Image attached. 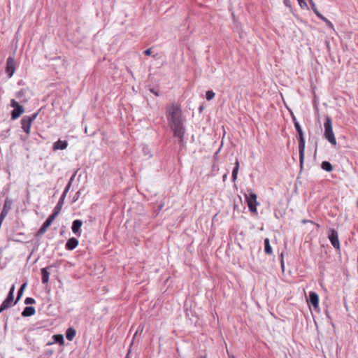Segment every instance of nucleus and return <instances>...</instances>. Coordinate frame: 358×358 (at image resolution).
I'll return each mask as SVG.
<instances>
[{
  "mask_svg": "<svg viewBox=\"0 0 358 358\" xmlns=\"http://www.w3.org/2000/svg\"><path fill=\"white\" fill-rule=\"evenodd\" d=\"M281 263H282V267L283 268H284V264H283V261L282 260L281 261Z\"/></svg>",
  "mask_w": 358,
  "mask_h": 358,
  "instance_id": "nucleus-34",
  "label": "nucleus"
},
{
  "mask_svg": "<svg viewBox=\"0 0 358 358\" xmlns=\"http://www.w3.org/2000/svg\"><path fill=\"white\" fill-rule=\"evenodd\" d=\"M70 186H71V182H69V184L67 185V186L66 187L63 194L62 196H63V197H65L66 196V193L68 192L69 188H70Z\"/></svg>",
  "mask_w": 358,
  "mask_h": 358,
  "instance_id": "nucleus-29",
  "label": "nucleus"
},
{
  "mask_svg": "<svg viewBox=\"0 0 358 358\" xmlns=\"http://www.w3.org/2000/svg\"><path fill=\"white\" fill-rule=\"evenodd\" d=\"M68 146V142L66 141H62L58 140L57 141L55 142L52 145L53 150H64Z\"/></svg>",
  "mask_w": 358,
  "mask_h": 358,
  "instance_id": "nucleus-13",
  "label": "nucleus"
},
{
  "mask_svg": "<svg viewBox=\"0 0 358 358\" xmlns=\"http://www.w3.org/2000/svg\"><path fill=\"white\" fill-rule=\"evenodd\" d=\"M64 198L65 197H63V196H61L60 199L59 200L57 206H55V208L54 209V211H53L52 214H55V217H56L59 215V213H60V211L62 210V205L64 203Z\"/></svg>",
  "mask_w": 358,
  "mask_h": 358,
  "instance_id": "nucleus-17",
  "label": "nucleus"
},
{
  "mask_svg": "<svg viewBox=\"0 0 358 358\" xmlns=\"http://www.w3.org/2000/svg\"><path fill=\"white\" fill-rule=\"evenodd\" d=\"M268 238H265L264 240V251L266 254H268Z\"/></svg>",
  "mask_w": 358,
  "mask_h": 358,
  "instance_id": "nucleus-27",
  "label": "nucleus"
},
{
  "mask_svg": "<svg viewBox=\"0 0 358 358\" xmlns=\"http://www.w3.org/2000/svg\"><path fill=\"white\" fill-rule=\"evenodd\" d=\"M24 303L26 304H33L35 303V300L33 298L27 297V298H26Z\"/></svg>",
  "mask_w": 358,
  "mask_h": 358,
  "instance_id": "nucleus-28",
  "label": "nucleus"
},
{
  "mask_svg": "<svg viewBox=\"0 0 358 358\" xmlns=\"http://www.w3.org/2000/svg\"><path fill=\"white\" fill-rule=\"evenodd\" d=\"M321 167L322 169L331 172L333 171V166L329 162L324 161L322 162Z\"/></svg>",
  "mask_w": 358,
  "mask_h": 358,
  "instance_id": "nucleus-21",
  "label": "nucleus"
},
{
  "mask_svg": "<svg viewBox=\"0 0 358 358\" xmlns=\"http://www.w3.org/2000/svg\"><path fill=\"white\" fill-rule=\"evenodd\" d=\"M229 358H235L234 356H229Z\"/></svg>",
  "mask_w": 358,
  "mask_h": 358,
  "instance_id": "nucleus-35",
  "label": "nucleus"
},
{
  "mask_svg": "<svg viewBox=\"0 0 358 358\" xmlns=\"http://www.w3.org/2000/svg\"><path fill=\"white\" fill-rule=\"evenodd\" d=\"M245 196L250 210L252 213L256 212L257 205V195L254 192H250Z\"/></svg>",
  "mask_w": 358,
  "mask_h": 358,
  "instance_id": "nucleus-5",
  "label": "nucleus"
},
{
  "mask_svg": "<svg viewBox=\"0 0 358 358\" xmlns=\"http://www.w3.org/2000/svg\"><path fill=\"white\" fill-rule=\"evenodd\" d=\"M238 170H239V162H238V159H236V162H235V166L232 171L231 178H232L233 182H235L237 179V175H238Z\"/></svg>",
  "mask_w": 358,
  "mask_h": 358,
  "instance_id": "nucleus-18",
  "label": "nucleus"
},
{
  "mask_svg": "<svg viewBox=\"0 0 358 358\" xmlns=\"http://www.w3.org/2000/svg\"><path fill=\"white\" fill-rule=\"evenodd\" d=\"M76 331L73 328H72V327L69 328L66 332V339L70 341H72L74 338V337L76 336Z\"/></svg>",
  "mask_w": 358,
  "mask_h": 358,
  "instance_id": "nucleus-19",
  "label": "nucleus"
},
{
  "mask_svg": "<svg viewBox=\"0 0 358 358\" xmlns=\"http://www.w3.org/2000/svg\"><path fill=\"white\" fill-rule=\"evenodd\" d=\"M308 302L311 303L315 309L318 308L319 307V296L318 294L314 292H310L309 293V299Z\"/></svg>",
  "mask_w": 358,
  "mask_h": 358,
  "instance_id": "nucleus-11",
  "label": "nucleus"
},
{
  "mask_svg": "<svg viewBox=\"0 0 358 358\" xmlns=\"http://www.w3.org/2000/svg\"><path fill=\"white\" fill-rule=\"evenodd\" d=\"M41 274H42V282L43 284H47L49 281L50 273L47 271L46 268H43L41 269Z\"/></svg>",
  "mask_w": 358,
  "mask_h": 358,
  "instance_id": "nucleus-20",
  "label": "nucleus"
},
{
  "mask_svg": "<svg viewBox=\"0 0 358 358\" xmlns=\"http://www.w3.org/2000/svg\"><path fill=\"white\" fill-rule=\"evenodd\" d=\"M318 17L320 20H322L324 22H325V24L329 29H334V24H332V22L329 21L327 17H325L323 15H320Z\"/></svg>",
  "mask_w": 358,
  "mask_h": 358,
  "instance_id": "nucleus-22",
  "label": "nucleus"
},
{
  "mask_svg": "<svg viewBox=\"0 0 358 358\" xmlns=\"http://www.w3.org/2000/svg\"><path fill=\"white\" fill-rule=\"evenodd\" d=\"M27 286V283H24L21 287L20 288V289L18 290V293H17V300L14 303V304L15 303H17V301L20 299V296H22V293H23V291L24 289V288L26 287Z\"/></svg>",
  "mask_w": 358,
  "mask_h": 358,
  "instance_id": "nucleus-25",
  "label": "nucleus"
},
{
  "mask_svg": "<svg viewBox=\"0 0 358 358\" xmlns=\"http://www.w3.org/2000/svg\"><path fill=\"white\" fill-rule=\"evenodd\" d=\"M269 250H270V253L271 252V248L270 247L269 248Z\"/></svg>",
  "mask_w": 358,
  "mask_h": 358,
  "instance_id": "nucleus-36",
  "label": "nucleus"
},
{
  "mask_svg": "<svg viewBox=\"0 0 358 358\" xmlns=\"http://www.w3.org/2000/svg\"><path fill=\"white\" fill-rule=\"evenodd\" d=\"M201 358H206V357H201Z\"/></svg>",
  "mask_w": 358,
  "mask_h": 358,
  "instance_id": "nucleus-37",
  "label": "nucleus"
},
{
  "mask_svg": "<svg viewBox=\"0 0 358 358\" xmlns=\"http://www.w3.org/2000/svg\"><path fill=\"white\" fill-rule=\"evenodd\" d=\"M295 128L299 134V162L300 166L302 169L305 159V139L302 129L298 122H294Z\"/></svg>",
  "mask_w": 358,
  "mask_h": 358,
  "instance_id": "nucleus-2",
  "label": "nucleus"
},
{
  "mask_svg": "<svg viewBox=\"0 0 358 358\" xmlns=\"http://www.w3.org/2000/svg\"><path fill=\"white\" fill-rule=\"evenodd\" d=\"M215 93L212 90L206 92V97L208 101L213 99L215 97Z\"/></svg>",
  "mask_w": 358,
  "mask_h": 358,
  "instance_id": "nucleus-26",
  "label": "nucleus"
},
{
  "mask_svg": "<svg viewBox=\"0 0 358 358\" xmlns=\"http://www.w3.org/2000/svg\"><path fill=\"white\" fill-rule=\"evenodd\" d=\"M83 224V222L80 220H76L72 223V231L78 236L81 235L80 227Z\"/></svg>",
  "mask_w": 358,
  "mask_h": 358,
  "instance_id": "nucleus-12",
  "label": "nucleus"
},
{
  "mask_svg": "<svg viewBox=\"0 0 358 358\" xmlns=\"http://www.w3.org/2000/svg\"><path fill=\"white\" fill-rule=\"evenodd\" d=\"M15 291V286L13 285L10 289V292L8 294L6 299L3 301L1 305L0 306V313L8 308L13 304V294Z\"/></svg>",
  "mask_w": 358,
  "mask_h": 358,
  "instance_id": "nucleus-6",
  "label": "nucleus"
},
{
  "mask_svg": "<svg viewBox=\"0 0 358 358\" xmlns=\"http://www.w3.org/2000/svg\"><path fill=\"white\" fill-rule=\"evenodd\" d=\"M11 204L12 201L10 199H6L4 201L3 207L0 215L6 217L11 208Z\"/></svg>",
  "mask_w": 358,
  "mask_h": 358,
  "instance_id": "nucleus-14",
  "label": "nucleus"
},
{
  "mask_svg": "<svg viewBox=\"0 0 358 358\" xmlns=\"http://www.w3.org/2000/svg\"><path fill=\"white\" fill-rule=\"evenodd\" d=\"M38 114V113H35L30 116H24L21 120L22 129L27 135H29L32 122L36 120Z\"/></svg>",
  "mask_w": 358,
  "mask_h": 358,
  "instance_id": "nucleus-4",
  "label": "nucleus"
},
{
  "mask_svg": "<svg viewBox=\"0 0 358 358\" xmlns=\"http://www.w3.org/2000/svg\"><path fill=\"white\" fill-rule=\"evenodd\" d=\"M53 339L55 343H58L60 345L64 344V337L62 334H56L53 336Z\"/></svg>",
  "mask_w": 358,
  "mask_h": 358,
  "instance_id": "nucleus-23",
  "label": "nucleus"
},
{
  "mask_svg": "<svg viewBox=\"0 0 358 358\" xmlns=\"http://www.w3.org/2000/svg\"><path fill=\"white\" fill-rule=\"evenodd\" d=\"M166 115L169 124L173 131L174 136L179 138L182 143L185 133L183 126L182 110L180 106L177 103H171L166 107Z\"/></svg>",
  "mask_w": 358,
  "mask_h": 358,
  "instance_id": "nucleus-1",
  "label": "nucleus"
},
{
  "mask_svg": "<svg viewBox=\"0 0 358 358\" xmlns=\"http://www.w3.org/2000/svg\"><path fill=\"white\" fill-rule=\"evenodd\" d=\"M56 218L55 214L50 215L48 219L44 222L42 227L37 232V236L43 235L48 229V228L52 224V222Z\"/></svg>",
  "mask_w": 358,
  "mask_h": 358,
  "instance_id": "nucleus-9",
  "label": "nucleus"
},
{
  "mask_svg": "<svg viewBox=\"0 0 358 358\" xmlns=\"http://www.w3.org/2000/svg\"><path fill=\"white\" fill-rule=\"evenodd\" d=\"M227 177V174H224V175L223 176V180H224V181L226 180Z\"/></svg>",
  "mask_w": 358,
  "mask_h": 358,
  "instance_id": "nucleus-32",
  "label": "nucleus"
},
{
  "mask_svg": "<svg viewBox=\"0 0 358 358\" xmlns=\"http://www.w3.org/2000/svg\"><path fill=\"white\" fill-rule=\"evenodd\" d=\"M310 4L311 6V8L313 9V12L315 13V15L319 17L320 15H322L319 10L317 8V6L315 3L313 1V0H310Z\"/></svg>",
  "mask_w": 358,
  "mask_h": 358,
  "instance_id": "nucleus-24",
  "label": "nucleus"
},
{
  "mask_svg": "<svg viewBox=\"0 0 358 358\" xmlns=\"http://www.w3.org/2000/svg\"><path fill=\"white\" fill-rule=\"evenodd\" d=\"M36 313L35 308L32 306H27L22 313L23 317H29L34 315Z\"/></svg>",
  "mask_w": 358,
  "mask_h": 358,
  "instance_id": "nucleus-16",
  "label": "nucleus"
},
{
  "mask_svg": "<svg viewBox=\"0 0 358 358\" xmlns=\"http://www.w3.org/2000/svg\"><path fill=\"white\" fill-rule=\"evenodd\" d=\"M297 1L301 8H304V7L307 6V4L304 0H297Z\"/></svg>",
  "mask_w": 358,
  "mask_h": 358,
  "instance_id": "nucleus-30",
  "label": "nucleus"
},
{
  "mask_svg": "<svg viewBox=\"0 0 358 358\" xmlns=\"http://www.w3.org/2000/svg\"><path fill=\"white\" fill-rule=\"evenodd\" d=\"M152 53L151 48H148L144 51L145 55H150Z\"/></svg>",
  "mask_w": 358,
  "mask_h": 358,
  "instance_id": "nucleus-31",
  "label": "nucleus"
},
{
  "mask_svg": "<svg viewBox=\"0 0 358 358\" xmlns=\"http://www.w3.org/2000/svg\"><path fill=\"white\" fill-rule=\"evenodd\" d=\"M324 127V137L333 145L336 144V139L332 128L331 119L329 116L326 117Z\"/></svg>",
  "mask_w": 358,
  "mask_h": 358,
  "instance_id": "nucleus-3",
  "label": "nucleus"
},
{
  "mask_svg": "<svg viewBox=\"0 0 358 358\" xmlns=\"http://www.w3.org/2000/svg\"><path fill=\"white\" fill-rule=\"evenodd\" d=\"M22 94V91H20V92H18V94H17V96H20V94Z\"/></svg>",
  "mask_w": 358,
  "mask_h": 358,
  "instance_id": "nucleus-33",
  "label": "nucleus"
},
{
  "mask_svg": "<svg viewBox=\"0 0 358 358\" xmlns=\"http://www.w3.org/2000/svg\"><path fill=\"white\" fill-rule=\"evenodd\" d=\"M328 238H329L331 243L332 244V245L336 249H340V242L338 240V235L337 231L335 229H331L330 230V234H329Z\"/></svg>",
  "mask_w": 358,
  "mask_h": 358,
  "instance_id": "nucleus-10",
  "label": "nucleus"
},
{
  "mask_svg": "<svg viewBox=\"0 0 358 358\" xmlns=\"http://www.w3.org/2000/svg\"><path fill=\"white\" fill-rule=\"evenodd\" d=\"M16 62L13 57H8L6 60V73L8 78H11L16 69Z\"/></svg>",
  "mask_w": 358,
  "mask_h": 358,
  "instance_id": "nucleus-8",
  "label": "nucleus"
},
{
  "mask_svg": "<svg viewBox=\"0 0 358 358\" xmlns=\"http://www.w3.org/2000/svg\"><path fill=\"white\" fill-rule=\"evenodd\" d=\"M10 106L14 108V110L11 113L12 120L17 119L24 112V109L23 106L20 105L14 99L11 100Z\"/></svg>",
  "mask_w": 358,
  "mask_h": 358,
  "instance_id": "nucleus-7",
  "label": "nucleus"
},
{
  "mask_svg": "<svg viewBox=\"0 0 358 358\" xmlns=\"http://www.w3.org/2000/svg\"><path fill=\"white\" fill-rule=\"evenodd\" d=\"M78 245V241L76 238H69L66 243V249L68 250H74Z\"/></svg>",
  "mask_w": 358,
  "mask_h": 358,
  "instance_id": "nucleus-15",
  "label": "nucleus"
}]
</instances>
